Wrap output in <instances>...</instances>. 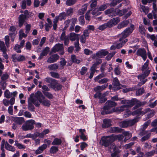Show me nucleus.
I'll return each instance as SVG.
<instances>
[{
  "label": "nucleus",
  "mask_w": 157,
  "mask_h": 157,
  "mask_svg": "<svg viewBox=\"0 0 157 157\" xmlns=\"http://www.w3.org/2000/svg\"><path fill=\"white\" fill-rule=\"evenodd\" d=\"M117 103L111 101H108L105 104V105L104 107L103 110L101 112L102 115L109 114L112 113L113 112V109L112 108L113 107L116 105Z\"/></svg>",
  "instance_id": "1"
},
{
  "label": "nucleus",
  "mask_w": 157,
  "mask_h": 157,
  "mask_svg": "<svg viewBox=\"0 0 157 157\" xmlns=\"http://www.w3.org/2000/svg\"><path fill=\"white\" fill-rule=\"evenodd\" d=\"M36 100L35 94H31L28 99V109L31 111H34V104L36 107H39L40 104Z\"/></svg>",
  "instance_id": "2"
},
{
  "label": "nucleus",
  "mask_w": 157,
  "mask_h": 157,
  "mask_svg": "<svg viewBox=\"0 0 157 157\" xmlns=\"http://www.w3.org/2000/svg\"><path fill=\"white\" fill-rule=\"evenodd\" d=\"M121 103L122 104L125 105L127 108L128 107H131L134 105L136 104V105L133 108L134 109L138 107L137 105L140 106L144 104L139 101L136 99H132L131 100H122L121 101Z\"/></svg>",
  "instance_id": "3"
},
{
  "label": "nucleus",
  "mask_w": 157,
  "mask_h": 157,
  "mask_svg": "<svg viewBox=\"0 0 157 157\" xmlns=\"http://www.w3.org/2000/svg\"><path fill=\"white\" fill-rule=\"evenodd\" d=\"M36 100L39 103H41L43 106L49 107L51 105L50 101L45 98V97L42 94L41 92L37 91L35 94Z\"/></svg>",
  "instance_id": "4"
},
{
  "label": "nucleus",
  "mask_w": 157,
  "mask_h": 157,
  "mask_svg": "<svg viewBox=\"0 0 157 157\" xmlns=\"http://www.w3.org/2000/svg\"><path fill=\"white\" fill-rule=\"evenodd\" d=\"M139 118L136 117L133 119L129 120L122 121L119 123V125L121 127L126 128L128 127L133 125L139 121Z\"/></svg>",
  "instance_id": "5"
},
{
  "label": "nucleus",
  "mask_w": 157,
  "mask_h": 157,
  "mask_svg": "<svg viewBox=\"0 0 157 157\" xmlns=\"http://www.w3.org/2000/svg\"><path fill=\"white\" fill-rule=\"evenodd\" d=\"M113 141L111 136H103L100 141L101 145L105 147H108L110 145Z\"/></svg>",
  "instance_id": "6"
},
{
  "label": "nucleus",
  "mask_w": 157,
  "mask_h": 157,
  "mask_svg": "<svg viewBox=\"0 0 157 157\" xmlns=\"http://www.w3.org/2000/svg\"><path fill=\"white\" fill-rule=\"evenodd\" d=\"M150 71V70H147L144 72L142 74L138 76V78L140 81V82L138 84V86H141L147 81V79L145 78L149 74Z\"/></svg>",
  "instance_id": "7"
},
{
  "label": "nucleus",
  "mask_w": 157,
  "mask_h": 157,
  "mask_svg": "<svg viewBox=\"0 0 157 157\" xmlns=\"http://www.w3.org/2000/svg\"><path fill=\"white\" fill-rule=\"evenodd\" d=\"M34 124L35 121L33 120H28L22 125L21 128L24 131L31 130L34 128L33 124Z\"/></svg>",
  "instance_id": "8"
},
{
  "label": "nucleus",
  "mask_w": 157,
  "mask_h": 157,
  "mask_svg": "<svg viewBox=\"0 0 157 157\" xmlns=\"http://www.w3.org/2000/svg\"><path fill=\"white\" fill-rule=\"evenodd\" d=\"M134 25H131L130 27L126 28L121 33L122 37L120 39V40H122L123 38H125L131 34L133 30Z\"/></svg>",
  "instance_id": "9"
},
{
  "label": "nucleus",
  "mask_w": 157,
  "mask_h": 157,
  "mask_svg": "<svg viewBox=\"0 0 157 157\" xmlns=\"http://www.w3.org/2000/svg\"><path fill=\"white\" fill-rule=\"evenodd\" d=\"M138 56H140L144 61H145L147 58V52L144 48H140L138 49L136 53Z\"/></svg>",
  "instance_id": "10"
},
{
  "label": "nucleus",
  "mask_w": 157,
  "mask_h": 157,
  "mask_svg": "<svg viewBox=\"0 0 157 157\" xmlns=\"http://www.w3.org/2000/svg\"><path fill=\"white\" fill-rule=\"evenodd\" d=\"M108 54V52L104 50L98 51L96 54L93 55V58L94 59H97V58H101L104 56Z\"/></svg>",
  "instance_id": "11"
},
{
  "label": "nucleus",
  "mask_w": 157,
  "mask_h": 157,
  "mask_svg": "<svg viewBox=\"0 0 157 157\" xmlns=\"http://www.w3.org/2000/svg\"><path fill=\"white\" fill-rule=\"evenodd\" d=\"M89 32L87 29L85 30L83 32V34L81 36L80 40L82 43L84 44L86 41V37L89 36Z\"/></svg>",
  "instance_id": "12"
},
{
  "label": "nucleus",
  "mask_w": 157,
  "mask_h": 157,
  "mask_svg": "<svg viewBox=\"0 0 157 157\" xmlns=\"http://www.w3.org/2000/svg\"><path fill=\"white\" fill-rule=\"evenodd\" d=\"M63 44H56L53 48L52 51L54 52H56L59 51H61V52L60 53L61 55H63L64 52L63 51Z\"/></svg>",
  "instance_id": "13"
},
{
  "label": "nucleus",
  "mask_w": 157,
  "mask_h": 157,
  "mask_svg": "<svg viewBox=\"0 0 157 157\" xmlns=\"http://www.w3.org/2000/svg\"><path fill=\"white\" fill-rule=\"evenodd\" d=\"M52 88L54 89L55 91H58L61 89L62 86L58 83L56 80L55 79V81L50 84Z\"/></svg>",
  "instance_id": "14"
},
{
  "label": "nucleus",
  "mask_w": 157,
  "mask_h": 157,
  "mask_svg": "<svg viewBox=\"0 0 157 157\" xmlns=\"http://www.w3.org/2000/svg\"><path fill=\"white\" fill-rule=\"evenodd\" d=\"M112 84L117 90L121 89L123 87V86L120 83L119 80L116 78H113Z\"/></svg>",
  "instance_id": "15"
},
{
  "label": "nucleus",
  "mask_w": 157,
  "mask_h": 157,
  "mask_svg": "<svg viewBox=\"0 0 157 157\" xmlns=\"http://www.w3.org/2000/svg\"><path fill=\"white\" fill-rule=\"evenodd\" d=\"M120 21L119 18L118 17L114 18L111 19L108 22L110 28L115 25L117 24Z\"/></svg>",
  "instance_id": "16"
},
{
  "label": "nucleus",
  "mask_w": 157,
  "mask_h": 157,
  "mask_svg": "<svg viewBox=\"0 0 157 157\" xmlns=\"http://www.w3.org/2000/svg\"><path fill=\"white\" fill-rule=\"evenodd\" d=\"M105 13L106 15H108L109 16L111 17L115 16L117 14L116 11L113 8L106 10L105 11Z\"/></svg>",
  "instance_id": "17"
},
{
  "label": "nucleus",
  "mask_w": 157,
  "mask_h": 157,
  "mask_svg": "<svg viewBox=\"0 0 157 157\" xmlns=\"http://www.w3.org/2000/svg\"><path fill=\"white\" fill-rule=\"evenodd\" d=\"M59 58V56L56 54H55L51 56L48 58L47 61L48 63H52L56 61Z\"/></svg>",
  "instance_id": "18"
},
{
  "label": "nucleus",
  "mask_w": 157,
  "mask_h": 157,
  "mask_svg": "<svg viewBox=\"0 0 157 157\" xmlns=\"http://www.w3.org/2000/svg\"><path fill=\"white\" fill-rule=\"evenodd\" d=\"M79 35V34H76L75 33H70L68 37L69 39L72 41L76 40L78 41V36Z\"/></svg>",
  "instance_id": "19"
},
{
  "label": "nucleus",
  "mask_w": 157,
  "mask_h": 157,
  "mask_svg": "<svg viewBox=\"0 0 157 157\" xmlns=\"http://www.w3.org/2000/svg\"><path fill=\"white\" fill-rule=\"evenodd\" d=\"M122 40H120V39L118 41L115 43V45L116 46V47L117 48H121L124 44L126 43L127 41V40L126 39L123 38Z\"/></svg>",
  "instance_id": "20"
},
{
  "label": "nucleus",
  "mask_w": 157,
  "mask_h": 157,
  "mask_svg": "<svg viewBox=\"0 0 157 157\" xmlns=\"http://www.w3.org/2000/svg\"><path fill=\"white\" fill-rule=\"evenodd\" d=\"M49 51V48L47 47H46L43 50L42 52L40 53V56L38 58V59L39 60L41 59L44 56H46L47 55Z\"/></svg>",
  "instance_id": "21"
},
{
  "label": "nucleus",
  "mask_w": 157,
  "mask_h": 157,
  "mask_svg": "<svg viewBox=\"0 0 157 157\" xmlns=\"http://www.w3.org/2000/svg\"><path fill=\"white\" fill-rule=\"evenodd\" d=\"M27 18L23 15V14L19 15L18 17V25L20 27H21L25 22Z\"/></svg>",
  "instance_id": "22"
},
{
  "label": "nucleus",
  "mask_w": 157,
  "mask_h": 157,
  "mask_svg": "<svg viewBox=\"0 0 157 157\" xmlns=\"http://www.w3.org/2000/svg\"><path fill=\"white\" fill-rule=\"evenodd\" d=\"M77 21V19L76 18H74L71 19V23L70 24V26L69 28V30L70 32L73 31L75 29V24L76 23Z\"/></svg>",
  "instance_id": "23"
},
{
  "label": "nucleus",
  "mask_w": 157,
  "mask_h": 157,
  "mask_svg": "<svg viewBox=\"0 0 157 157\" xmlns=\"http://www.w3.org/2000/svg\"><path fill=\"white\" fill-rule=\"evenodd\" d=\"M47 147L46 144H43L41 146L39 147L38 148L36 151L35 153L36 154H39L42 153Z\"/></svg>",
  "instance_id": "24"
},
{
  "label": "nucleus",
  "mask_w": 157,
  "mask_h": 157,
  "mask_svg": "<svg viewBox=\"0 0 157 157\" xmlns=\"http://www.w3.org/2000/svg\"><path fill=\"white\" fill-rule=\"evenodd\" d=\"M103 123L102 127L103 128H107L111 126V121L109 119H104L103 121Z\"/></svg>",
  "instance_id": "25"
},
{
  "label": "nucleus",
  "mask_w": 157,
  "mask_h": 157,
  "mask_svg": "<svg viewBox=\"0 0 157 157\" xmlns=\"http://www.w3.org/2000/svg\"><path fill=\"white\" fill-rule=\"evenodd\" d=\"M86 130L85 129H79V132L80 133V138L83 141H85L86 140V136L85 135L84 133Z\"/></svg>",
  "instance_id": "26"
},
{
  "label": "nucleus",
  "mask_w": 157,
  "mask_h": 157,
  "mask_svg": "<svg viewBox=\"0 0 157 157\" xmlns=\"http://www.w3.org/2000/svg\"><path fill=\"white\" fill-rule=\"evenodd\" d=\"M125 109H127V108L125 105H122L118 107L114 108L113 109V112L120 113L124 111Z\"/></svg>",
  "instance_id": "27"
},
{
  "label": "nucleus",
  "mask_w": 157,
  "mask_h": 157,
  "mask_svg": "<svg viewBox=\"0 0 157 157\" xmlns=\"http://www.w3.org/2000/svg\"><path fill=\"white\" fill-rule=\"evenodd\" d=\"M67 15L66 13L64 12H63L60 13L58 16H56L55 17H57L58 19L57 21H58L59 20L62 21L63 19H65L66 18Z\"/></svg>",
  "instance_id": "28"
},
{
  "label": "nucleus",
  "mask_w": 157,
  "mask_h": 157,
  "mask_svg": "<svg viewBox=\"0 0 157 157\" xmlns=\"http://www.w3.org/2000/svg\"><path fill=\"white\" fill-rule=\"evenodd\" d=\"M129 21L128 20L123 21L119 24L117 26V28L118 29H121L123 28L126 27L128 24Z\"/></svg>",
  "instance_id": "29"
},
{
  "label": "nucleus",
  "mask_w": 157,
  "mask_h": 157,
  "mask_svg": "<svg viewBox=\"0 0 157 157\" xmlns=\"http://www.w3.org/2000/svg\"><path fill=\"white\" fill-rule=\"evenodd\" d=\"M14 121L19 124H21L24 122V119L23 117H15L13 119Z\"/></svg>",
  "instance_id": "30"
},
{
  "label": "nucleus",
  "mask_w": 157,
  "mask_h": 157,
  "mask_svg": "<svg viewBox=\"0 0 157 157\" xmlns=\"http://www.w3.org/2000/svg\"><path fill=\"white\" fill-rule=\"evenodd\" d=\"M113 142L116 140H118L119 141L122 140L123 138V136L122 135H112Z\"/></svg>",
  "instance_id": "31"
},
{
  "label": "nucleus",
  "mask_w": 157,
  "mask_h": 157,
  "mask_svg": "<svg viewBox=\"0 0 157 157\" xmlns=\"http://www.w3.org/2000/svg\"><path fill=\"white\" fill-rule=\"evenodd\" d=\"M20 13H24L23 15L27 19L30 18L32 16V13L29 12L27 10H25L24 12L21 11Z\"/></svg>",
  "instance_id": "32"
},
{
  "label": "nucleus",
  "mask_w": 157,
  "mask_h": 157,
  "mask_svg": "<svg viewBox=\"0 0 157 157\" xmlns=\"http://www.w3.org/2000/svg\"><path fill=\"white\" fill-rule=\"evenodd\" d=\"M113 151L114 152L111 154V156L112 157H115L117 154L120 152L119 150L114 145L113 146Z\"/></svg>",
  "instance_id": "33"
},
{
  "label": "nucleus",
  "mask_w": 157,
  "mask_h": 157,
  "mask_svg": "<svg viewBox=\"0 0 157 157\" xmlns=\"http://www.w3.org/2000/svg\"><path fill=\"white\" fill-rule=\"evenodd\" d=\"M149 63V60L148 59H147L146 61V62L144 64V65L142 66L141 70L143 71H144V72L146 70H150L149 69V68L148 67V64Z\"/></svg>",
  "instance_id": "34"
},
{
  "label": "nucleus",
  "mask_w": 157,
  "mask_h": 157,
  "mask_svg": "<svg viewBox=\"0 0 157 157\" xmlns=\"http://www.w3.org/2000/svg\"><path fill=\"white\" fill-rule=\"evenodd\" d=\"M5 148L7 150L14 152L15 149L14 147L10 145L7 142L5 144Z\"/></svg>",
  "instance_id": "35"
},
{
  "label": "nucleus",
  "mask_w": 157,
  "mask_h": 157,
  "mask_svg": "<svg viewBox=\"0 0 157 157\" xmlns=\"http://www.w3.org/2000/svg\"><path fill=\"white\" fill-rule=\"evenodd\" d=\"M62 143L61 139L58 138H56L54 139L52 143V144L53 145H60Z\"/></svg>",
  "instance_id": "36"
},
{
  "label": "nucleus",
  "mask_w": 157,
  "mask_h": 157,
  "mask_svg": "<svg viewBox=\"0 0 157 157\" xmlns=\"http://www.w3.org/2000/svg\"><path fill=\"white\" fill-rule=\"evenodd\" d=\"M87 8V6L84 5L83 6V8L79 10L78 12V13L79 15L83 14L86 11Z\"/></svg>",
  "instance_id": "37"
},
{
  "label": "nucleus",
  "mask_w": 157,
  "mask_h": 157,
  "mask_svg": "<svg viewBox=\"0 0 157 157\" xmlns=\"http://www.w3.org/2000/svg\"><path fill=\"white\" fill-rule=\"evenodd\" d=\"M123 135L126 137L127 139L125 138L124 140V141L126 142V141L128 139H130L132 137V134L128 131H125L123 133Z\"/></svg>",
  "instance_id": "38"
},
{
  "label": "nucleus",
  "mask_w": 157,
  "mask_h": 157,
  "mask_svg": "<svg viewBox=\"0 0 157 157\" xmlns=\"http://www.w3.org/2000/svg\"><path fill=\"white\" fill-rule=\"evenodd\" d=\"M44 95L48 99H52L54 97L52 94L48 91H42Z\"/></svg>",
  "instance_id": "39"
},
{
  "label": "nucleus",
  "mask_w": 157,
  "mask_h": 157,
  "mask_svg": "<svg viewBox=\"0 0 157 157\" xmlns=\"http://www.w3.org/2000/svg\"><path fill=\"white\" fill-rule=\"evenodd\" d=\"M59 66L56 63L53 64L49 65L48 68L50 70H55L58 68Z\"/></svg>",
  "instance_id": "40"
},
{
  "label": "nucleus",
  "mask_w": 157,
  "mask_h": 157,
  "mask_svg": "<svg viewBox=\"0 0 157 157\" xmlns=\"http://www.w3.org/2000/svg\"><path fill=\"white\" fill-rule=\"evenodd\" d=\"M142 109L141 108L137 109L133 112H132V115L133 116H134L136 115H140L142 114Z\"/></svg>",
  "instance_id": "41"
},
{
  "label": "nucleus",
  "mask_w": 157,
  "mask_h": 157,
  "mask_svg": "<svg viewBox=\"0 0 157 157\" xmlns=\"http://www.w3.org/2000/svg\"><path fill=\"white\" fill-rule=\"evenodd\" d=\"M14 145L17 147L19 149H25L26 148V146L21 144L19 143L17 140L15 141Z\"/></svg>",
  "instance_id": "42"
},
{
  "label": "nucleus",
  "mask_w": 157,
  "mask_h": 157,
  "mask_svg": "<svg viewBox=\"0 0 157 157\" xmlns=\"http://www.w3.org/2000/svg\"><path fill=\"white\" fill-rule=\"evenodd\" d=\"M77 2V0H67L66 4L68 6H70L75 4Z\"/></svg>",
  "instance_id": "43"
},
{
  "label": "nucleus",
  "mask_w": 157,
  "mask_h": 157,
  "mask_svg": "<svg viewBox=\"0 0 157 157\" xmlns=\"http://www.w3.org/2000/svg\"><path fill=\"white\" fill-rule=\"evenodd\" d=\"M155 153H156V152L155 150H152L150 151L146 152L145 154V155L146 157H151L153 156Z\"/></svg>",
  "instance_id": "44"
},
{
  "label": "nucleus",
  "mask_w": 157,
  "mask_h": 157,
  "mask_svg": "<svg viewBox=\"0 0 157 157\" xmlns=\"http://www.w3.org/2000/svg\"><path fill=\"white\" fill-rule=\"evenodd\" d=\"M107 86V85H106V86H105V85H102L101 86H98L94 88V90L96 92H97L98 91H102L104 90Z\"/></svg>",
  "instance_id": "45"
},
{
  "label": "nucleus",
  "mask_w": 157,
  "mask_h": 157,
  "mask_svg": "<svg viewBox=\"0 0 157 157\" xmlns=\"http://www.w3.org/2000/svg\"><path fill=\"white\" fill-rule=\"evenodd\" d=\"M27 36V34H25L23 30L21 29L19 31V40H21L22 39V38L23 37H25Z\"/></svg>",
  "instance_id": "46"
},
{
  "label": "nucleus",
  "mask_w": 157,
  "mask_h": 157,
  "mask_svg": "<svg viewBox=\"0 0 157 157\" xmlns=\"http://www.w3.org/2000/svg\"><path fill=\"white\" fill-rule=\"evenodd\" d=\"M107 27L110 28V27L108 24V22L105 23L101 25H100L98 27V29L100 30H102Z\"/></svg>",
  "instance_id": "47"
},
{
  "label": "nucleus",
  "mask_w": 157,
  "mask_h": 157,
  "mask_svg": "<svg viewBox=\"0 0 157 157\" xmlns=\"http://www.w3.org/2000/svg\"><path fill=\"white\" fill-rule=\"evenodd\" d=\"M91 11V13L94 16H97L101 14V12H99L98 9H95L93 10H90Z\"/></svg>",
  "instance_id": "48"
},
{
  "label": "nucleus",
  "mask_w": 157,
  "mask_h": 157,
  "mask_svg": "<svg viewBox=\"0 0 157 157\" xmlns=\"http://www.w3.org/2000/svg\"><path fill=\"white\" fill-rule=\"evenodd\" d=\"M0 48L2 52L7 51L4 42L1 41H0Z\"/></svg>",
  "instance_id": "49"
},
{
  "label": "nucleus",
  "mask_w": 157,
  "mask_h": 157,
  "mask_svg": "<svg viewBox=\"0 0 157 157\" xmlns=\"http://www.w3.org/2000/svg\"><path fill=\"white\" fill-rule=\"evenodd\" d=\"M122 129L118 127H114L111 128V130L113 132L119 133L121 132Z\"/></svg>",
  "instance_id": "50"
},
{
  "label": "nucleus",
  "mask_w": 157,
  "mask_h": 157,
  "mask_svg": "<svg viewBox=\"0 0 157 157\" xmlns=\"http://www.w3.org/2000/svg\"><path fill=\"white\" fill-rule=\"evenodd\" d=\"M71 58L72 61L74 63L79 64L80 62V60L76 59V56L75 55H72Z\"/></svg>",
  "instance_id": "51"
},
{
  "label": "nucleus",
  "mask_w": 157,
  "mask_h": 157,
  "mask_svg": "<svg viewBox=\"0 0 157 157\" xmlns=\"http://www.w3.org/2000/svg\"><path fill=\"white\" fill-rule=\"evenodd\" d=\"M71 22V19L67 20L65 21L64 22L65 26L63 28L64 30L66 29L69 27Z\"/></svg>",
  "instance_id": "52"
},
{
  "label": "nucleus",
  "mask_w": 157,
  "mask_h": 157,
  "mask_svg": "<svg viewBox=\"0 0 157 157\" xmlns=\"http://www.w3.org/2000/svg\"><path fill=\"white\" fill-rule=\"evenodd\" d=\"M51 76L54 78H58L59 77V75L58 73L54 72H50Z\"/></svg>",
  "instance_id": "53"
},
{
  "label": "nucleus",
  "mask_w": 157,
  "mask_h": 157,
  "mask_svg": "<svg viewBox=\"0 0 157 157\" xmlns=\"http://www.w3.org/2000/svg\"><path fill=\"white\" fill-rule=\"evenodd\" d=\"M99 102L100 103H104L107 100L106 98L103 95H102L101 96L99 97Z\"/></svg>",
  "instance_id": "54"
},
{
  "label": "nucleus",
  "mask_w": 157,
  "mask_h": 157,
  "mask_svg": "<svg viewBox=\"0 0 157 157\" xmlns=\"http://www.w3.org/2000/svg\"><path fill=\"white\" fill-rule=\"evenodd\" d=\"M150 136V133L147 134L146 135L143 137L141 139V141L142 142L147 140Z\"/></svg>",
  "instance_id": "55"
},
{
  "label": "nucleus",
  "mask_w": 157,
  "mask_h": 157,
  "mask_svg": "<svg viewBox=\"0 0 157 157\" xmlns=\"http://www.w3.org/2000/svg\"><path fill=\"white\" fill-rule=\"evenodd\" d=\"M148 133V132L147 131H145V130H142L140 129L139 130V135L141 136H142L144 135H145L147 134Z\"/></svg>",
  "instance_id": "56"
},
{
  "label": "nucleus",
  "mask_w": 157,
  "mask_h": 157,
  "mask_svg": "<svg viewBox=\"0 0 157 157\" xmlns=\"http://www.w3.org/2000/svg\"><path fill=\"white\" fill-rule=\"evenodd\" d=\"M148 133V132L147 131H145V130H142L140 129L139 130V135L141 136H142L144 135H145L147 134Z\"/></svg>",
  "instance_id": "57"
},
{
  "label": "nucleus",
  "mask_w": 157,
  "mask_h": 157,
  "mask_svg": "<svg viewBox=\"0 0 157 157\" xmlns=\"http://www.w3.org/2000/svg\"><path fill=\"white\" fill-rule=\"evenodd\" d=\"M58 151V148L55 146L52 147L50 150V152L51 153H55Z\"/></svg>",
  "instance_id": "58"
},
{
  "label": "nucleus",
  "mask_w": 157,
  "mask_h": 157,
  "mask_svg": "<svg viewBox=\"0 0 157 157\" xmlns=\"http://www.w3.org/2000/svg\"><path fill=\"white\" fill-rule=\"evenodd\" d=\"M26 59V57L23 55H20L17 57V60L18 62L24 61Z\"/></svg>",
  "instance_id": "59"
},
{
  "label": "nucleus",
  "mask_w": 157,
  "mask_h": 157,
  "mask_svg": "<svg viewBox=\"0 0 157 157\" xmlns=\"http://www.w3.org/2000/svg\"><path fill=\"white\" fill-rule=\"evenodd\" d=\"M81 25H83L85 24L84 17L83 16H80L78 19Z\"/></svg>",
  "instance_id": "60"
},
{
  "label": "nucleus",
  "mask_w": 157,
  "mask_h": 157,
  "mask_svg": "<svg viewBox=\"0 0 157 157\" xmlns=\"http://www.w3.org/2000/svg\"><path fill=\"white\" fill-rule=\"evenodd\" d=\"M58 19V18L57 17H55V18L54 19L53 27L54 29L55 30H56L57 28V24L58 22V21H57Z\"/></svg>",
  "instance_id": "61"
},
{
  "label": "nucleus",
  "mask_w": 157,
  "mask_h": 157,
  "mask_svg": "<svg viewBox=\"0 0 157 157\" xmlns=\"http://www.w3.org/2000/svg\"><path fill=\"white\" fill-rule=\"evenodd\" d=\"M148 114L147 116V118L148 119L152 117L154 115L155 112L153 110H151L148 112Z\"/></svg>",
  "instance_id": "62"
},
{
  "label": "nucleus",
  "mask_w": 157,
  "mask_h": 157,
  "mask_svg": "<svg viewBox=\"0 0 157 157\" xmlns=\"http://www.w3.org/2000/svg\"><path fill=\"white\" fill-rule=\"evenodd\" d=\"M108 4H103L101 6L98 8V10L100 11H102L105 10L107 7Z\"/></svg>",
  "instance_id": "63"
},
{
  "label": "nucleus",
  "mask_w": 157,
  "mask_h": 157,
  "mask_svg": "<svg viewBox=\"0 0 157 157\" xmlns=\"http://www.w3.org/2000/svg\"><path fill=\"white\" fill-rule=\"evenodd\" d=\"M144 92V89L142 88L138 89L136 92V94L138 96L142 95Z\"/></svg>",
  "instance_id": "64"
}]
</instances>
